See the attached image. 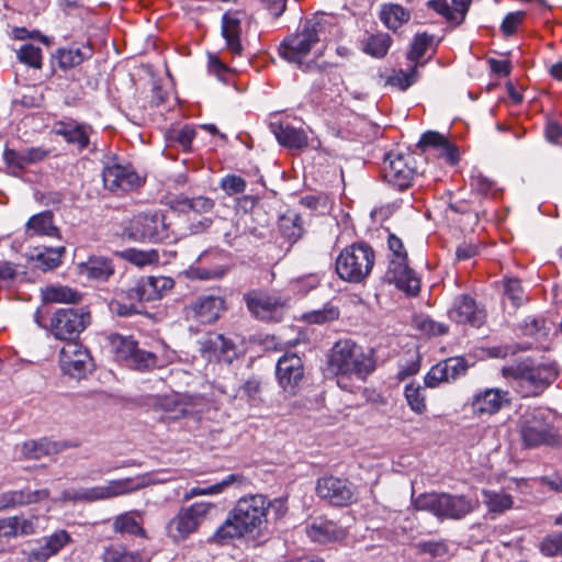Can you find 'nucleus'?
Segmentation results:
<instances>
[{
    "instance_id": "obj_38",
    "label": "nucleus",
    "mask_w": 562,
    "mask_h": 562,
    "mask_svg": "<svg viewBox=\"0 0 562 562\" xmlns=\"http://www.w3.org/2000/svg\"><path fill=\"white\" fill-rule=\"evenodd\" d=\"M244 481V476L240 474H229L224 477L222 481L209 485L206 487H192L190 488L183 496L184 501H190L193 497L202 496V495H218L223 493L227 487L238 483L240 484Z\"/></svg>"
},
{
    "instance_id": "obj_17",
    "label": "nucleus",
    "mask_w": 562,
    "mask_h": 562,
    "mask_svg": "<svg viewBox=\"0 0 562 562\" xmlns=\"http://www.w3.org/2000/svg\"><path fill=\"white\" fill-rule=\"evenodd\" d=\"M59 366L64 374L79 380L90 370L91 357L78 341H69L59 351Z\"/></svg>"
},
{
    "instance_id": "obj_41",
    "label": "nucleus",
    "mask_w": 562,
    "mask_h": 562,
    "mask_svg": "<svg viewBox=\"0 0 562 562\" xmlns=\"http://www.w3.org/2000/svg\"><path fill=\"white\" fill-rule=\"evenodd\" d=\"M483 503L492 513H503L512 508L514 502L513 497L504 492H495L490 490L482 491Z\"/></svg>"
},
{
    "instance_id": "obj_46",
    "label": "nucleus",
    "mask_w": 562,
    "mask_h": 562,
    "mask_svg": "<svg viewBox=\"0 0 562 562\" xmlns=\"http://www.w3.org/2000/svg\"><path fill=\"white\" fill-rule=\"evenodd\" d=\"M419 553L428 554L432 559L446 561L450 558L449 546L446 541H419L416 543Z\"/></svg>"
},
{
    "instance_id": "obj_31",
    "label": "nucleus",
    "mask_w": 562,
    "mask_h": 562,
    "mask_svg": "<svg viewBox=\"0 0 562 562\" xmlns=\"http://www.w3.org/2000/svg\"><path fill=\"white\" fill-rule=\"evenodd\" d=\"M91 56L92 49L90 46L63 47L54 53L53 58L56 59L59 68L67 70L79 66Z\"/></svg>"
},
{
    "instance_id": "obj_63",
    "label": "nucleus",
    "mask_w": 562,
    "mask_h": 562,
    "mask_svg": "<svg viewBox=\"0 0 562 562\" xmlns=\"http://www.w3.org/2000/svg\"><path fill=\"white\" fill-rule=\"evenodd\" d=\"M21 493V506L30 505L34 503H40L47 499L50 495L49 490L41 488V490H19Z\"/></svg>"
},
{
    "instance_id": "obj_57",
    "label": "nucleus",
    "mask_w": 562,
    "mask_h": 562,
    "mask_svg": "<svg viewBox=\"0 0 562 562\" xmlns=\"http://www.w3.org/2000/svg\"><path fill=\"white\" fill-rule=\"evenodd\" d=\"M194 137L195 130L189 125L178 130H172L168 134L169 140L177 143L183 150H189L191 148V144Z\"/></svg>"
},
{
    "instance_id": "obj_14",
    "label": "nucleus",
    "mask_w": 562,
    "mask_h": 562,
    "mask_svg": "<svg viewBox=\"0 0 562 562\" xmlns=\"http://www.w3.org/2000/svg\"><path fill=\"white\" fill-rule=\"evenodd\" d=\"M102 180L104 188L115 194L132 191L142 184V178L128 164L105 165L102 170Z\"/></svg>"
},
{
    "instance_id": "obj_24",
    "label": "nucleus",
    "mask_w": 562,
    "mask_h": 562,
    "mask_svg": "<svg viewBox=\"0 0 562 562\" xmlns=\"http://www.w3.org/2000/svg\"><path fill=\"white\" fill-rule=\"evenodd\" d=\"M200 351L209 361L232 362L236 355L234 342L217 333H210L202 338Z\"/></svg>"
},
{
    "instance_id": "obj_27",
    "label": "nucleus",
    "mask_w": 562,
    "mask_h": 562,
    "mask_svg": "<svg viewBox=\"0 0 562 562\" xmlns=\"http://www.w3.org/2000/svg\"><path fill=\"white\" fill-rule=\"evenodd\" d=\"M270 130L280 145L291 149H302L308 144V137L304 130L289 124L273 122Z\"/></svg>"
},
{
    "instance_id": "obj_19",
    "label": "nucleus",
    "mask_w": 562,
    "mask_h": 562,
    "mask_svg": "<svg viewBox=\"0 0 562 562\" xmlns=\"http://www.w3.org/2000/svg\"><path fill=\"white\" fill-rule=\"evenodd\" d=\"M385 280L407 294L415 295L420 289L419 278L407 265V257L390 258Z\"/></svg>"
},
{
    "instance_id": "obj_2",
    "label": "nucleus",
    "mask_w": 562,
    "mask_h": 562,
    "mask_svg": "<svg viewBox=\"0 0 562 562\" xmlns=\"http://www.w3.org/2000/svg\"><path fill=\"white\" fill-rule=\"evenodd\" d=\"M271 506L272 503L261 494L239 498L210 541L226 546L236 539L261 536L267 527V515Z\"/></svg>"
},
{
    "instance_id": "obj_52",
    "label": "nucleus",
    "mask_w": 562,
    "mask_h": 562,
    "mask_svg": "<svg viewBox=\"0 0 562 562\" xmlns=\"http://www.w3.org/2000/svg\"><path fill=\"white\" fill-rule=\"evenodd\" d=\"M182 210L192 211L198 214L210 213L214 207V201L200 195L196 198H183L179 201Z\"/></svg>"
},
{
    "instance_id": "obj_26",
    "label": "nucleus",
    "mask_w": 562,
    "mask_h": 562,
    "mask_svg": "<svg viewBox=\"0 0 562 562\" xmlns=\"http://www.w3.org/2000/svg\"><path fill=\"white\" fill-rule=\"evenodd\" d=\"M44 543L29 553V561L45 562L50 557L57 554L60 549L71 541L70 535L66 530H57L43 539Z\"/></svg>"
},
{
    "instance_id": "obj_43",
    "label": "nucleus",
    "mask_w": 562,
    "mask_h": 562,
    "mask_svg": "<svg viewBox=\"0 0 562 562\" xmlns=\"http://www.w3.org/2000/svg\"><path fill=\"white\" fill-rule=\"evenodd\" d=\"M279 226L282 236L290 243H295L303 235L302 218L299 214L281 217Z\"/></svg>"
},
{
    "instance_id": "obj_22",
    "label": "nucleus",
    "mask_w": 562,
    "mask_h": 562,
    "mask_svg": "<svg viewBox=\"0 0 562 562\" xmlns=\"http://www.w3.org/2000/svg\"><path fill=\"white\" fill-rule=\"evenodd\" d=\"M91 126L79 123L74 119L57 121L52 126V132L65 139L68 145L75 146L79 151L88 148L90 144Z\"/></svg>"
},
{
    "instance_id": "obj_25",
    "label": "nucleus",
    "mask_w": 562,
    "mask_h": 562,
    "mask_svg": "<svg viewBox=\"0 0 562 562\" xmlns=\"http://www.w3.org/2000/svg\"><path fill=\"white\" fill-rule=\"evenodd\" d=\"M173 281L166 277H147L138 280L134 286H132L127 296L131 300H137L140 302H149L158 300L161 296V291L171 289Z\"/></svg>"
},
{
    "instance_id": "obj_15",
    "label": "nucleus",
    "mask_w": 562,
    "mask_h": 562,
    "mask_svg": "<svg viewBox=\"0 0 562 562\" xmlns=\"http://www.w3.org/2000/svg\"><path fill=\"white\" fill-rule=\"evenodd\" d=\"M146 476L125 477L111 480L104 485L87 487V503L108 501L122 495L131 494L144 488L148 483Z\"/></svg>"
},
{
    "instance_id": "obj_53",
    "label": "nucleus",
    "mask_w": 562,
    "mask_h": 562,
    "mask_svg": "<svg viewBox=\"0 0 562 562\" xmlns=\"http://www.w3.org/2000/svg\"><path fill=\"white\" fill-rule=\"evenodd\" d=\"M339 317L337 307L330 304L324 305L323 308L306 313L304 319L310 324H324Z\"/></svg>"
},
{
    "instance_id": "obj_45",
    "label": "nucleus",
    "mask_w": 562,
    "mask_h": 562,
    "mask_svg": "<svg viewBox=\"0 0 562 562\" xmlns=\"http://www.w3.org/2000/svg\"><path fill=\"white\" fill-rule=\"evenodd\" d=\"M392 40L389 34L378 33L371 35L364 46V52L373 57L381 58L386 55Z\"/></svg>"
},
{
    "instance_id": "obj_58",
    "label": "nucleus",
    "mask_w": 562,
    "mask_h": 562,
    "mask_svg": "<svg viewBox=\"0 0 562 562\" xmlns=\"http://www.w3.org/2000/svg\"><path fill=\"white\" fill-rule=\"evenodd\" d=\"M470 186L472 190H475L483 195L495 196L497 194L495 183L482 173L473 175L470 180Z\"/></svg>"
},
{
    "instance_id": "obj_36",
    "label": "nucleus",
    "mask_w": 562,
    "mask_h": 562,
    "mask_svg": "<svg viewBox=\"0 0 562 562\" xmlns=\"http://www.w3.org/2000/svg\"><path fill=\"white\" fill-rule=\"evenodd\" d=\"M409 19L411 12L400 4L384 3L381 5L380 20L392 31L400 29Z\"/></svg>"
},
{
    "instance_id": "obj_16",
    "label": "nucleus",
    "mask_w": 562,
    "mask_h": 562,
    "mask_svg": "<svg viewBox=\"0 0 562 562\" xmlns=\"http://www.w3.org/2000/svg\"><path fill=\"white\" fill-rule=\"evenodd\" d=\"M250 313L266 322H281L285 313V302L278 295L252 292L245 296Z\"/></svg>"
},
{
    "instance_id": "obj_23",
    "label": "nucleus",
    "mask_w": 562,
    "mask_h": 562,
    "mask_svg": "<svg viewBox=\"0 0 562 562\" xmlns=\"http://www.w3.org/2000/svg\"><path fill=\"white\" fill-rule=\"evenodd\" d=\"M305 531L311 541L319 544L341 541L347 537L345 528L322 516L312 518L306 524Z\"/></svg>"
},
{
    "instance_id": "obj_59",
    "label": "nucleus",
    "mask_w": 562,
    "mask_h": 562,
    "mask_svg": "<svg viewBox=\"0 0 562 562\" xmlns=\"http://www.w3.org/2000/svg\"><path fill=\"white\" fill-rule=\"evenodd\" d=\"M225 272L226 270L223 268L206 269L200 267H190V269L188 270V276L191 279L213 280L221 279L225 274Z\"/></svg>"
},
{
    "instance_id": "obj_11",
    "label": "nucleus",
    "mask_w": 562,
    "mask_h": 562,
    "mask_svg": "<svg viewBox=\"0 0 562 562\" xmlns=\"http://www.w3.org/2000/svg\"><path fill=\"white\" fill-rule=\"evenodd\" d=\"M319 498L337 507L348 506L357 501V487L347 479L325 475L317 480L315 486Z\"/></svg>"
},
{
    "instance_id": "obj_20",
    "label": "nucleus",
    "mask_w": 562,
    "mask_h": 562,
    "mask_svg": "<svg viewBox=\"0 0 562 562\" xmlns=\"http://www.w3.org/2000/svg\"><path fill=\"white\" fill-rule=\"evenodd\" d=\"M448 316L458 324H469L473 327H481L486 318L485 311L468 294H460L453 299Z\"/></svg>"
},
{
    "instance_id": "obj_49",
    "label": "nucleus",
    "mask_w": 562,
    "mask_h": 562,
    "mask_svg": "<svg viewBox=\"0 0 562 562\" xmlns=\"http://www.w3.org/2000/svg\"><path fill=\"white\" fill-rule=\"evenodd\" d=\"M434 41L432 35H428L427 33H418L415 35L411 49L407 53V59L411 61H415L416 64L420 58L424 57L426 50L431 45Z\"/></svg>"
},
{
    "instance_id": "obj_47",
    "label": "nucleus",
    "mask_w": 562,
    "mask_h": 562,
    "mask_svg": "<svg viewBox=\"0 0 562 562\" xmlns=\"http://www.w3.org/2000/svg\"><path fill=\"white\" fill-rule=\"evenodd\" d=\"M404 395L413 412L423 414L426 411V396L424 395L423 387L419 384H407L404 389Z\"/></svg>"
},
{
    "instance_id": "obj_51",
    "label": "nucleus",
    "mask_w": 562,
    "mask_h": 562,
    "mask_svg": "<svg viewBox=\"0 0 562 562\" xmlns=\"http://www.w3.org/2000/svg\"><path fill=\"white\" fill-rule=\"evenodd\" d=\"M449 369L445 361L435 364L425 375L424 382L427 387H437L441 383L451 382Z\"/></svg>"
},
{
    "instance_id": "obj_42",
    "label": "nucleus",
    "mask_w": 562,
    "mask_h": 562,
    "mask_svg": "<svg viewBox=\"0 0 562 562\" xmlns=\"http://www.w3.org/2000/svg\"><path fill=\"white\" fill-rule=\"evenodd\" d=\"M417 65H414L407 71L402 69L393 71L386 78L385 85L405 91L417 81Z\"/></svg>"
},
{
    "instance_id": "obj_44",
    "label": "nucleus",
    "mask_w": 562,
    "mask_h": 562,
    "mask_svg": "<svg viewBox=\"0 0 562 562\" xmlns=\"http://www.w3.org/2000/svg\"><path fill=\"white\" fill-rule=\"evenodd\" d=\"M44 300L53 303H77L81 295L68 286H50L43 293Z\"/></svg>"
},
{
    "instance_id": "obj_40",
    "label": "nucleus",
    "mask_w": 562,
    "mask_h": 562,
    "mask_svg": "<svg viewBox=\"0 0 562 562\" xmlns=\"http://www.w3.org/2000/svg\"><path fill=\"white\" fill-rule=\"evenodd\" d=\"M110 346L112 351L115 353L119 360L127 361L135 352L137 342L131 336H122L120 334H113L109 337Z\"/></svg>"
},
{
    "instance_id": "obj_21",
    "label": "nucleus",
    "mask_w": 562,
    "mask_h": 562,
    "mask_svg": "<svg viewBox=\"0 0 562 562\" xmlns=\"http://www.w3.org/2000/svg\"><path fill=\"white\" fill-rule=\"evenodd\" d=\"M508 391L498 387L479 390L472 396L471 406L476 415H493L509 405Z\"/></svg>"
},
{
    "instance_id": "obj_3",
    "label": "nucleus",
    "mask_w": 562,
    "mask_h": 562,
    "mask_svg": "<svg viewBox=\"0 0 562 562\" xmlns=\"http://www.w3.org/2000/svg\"><path fill=\"white\" fill-rule=\"evenodd\" d=\"M374 369L372 357L352 339H340L329 350L327 371L337 378V384L344 391L352 392L349 380L364 381Z\"/></svg>"
},
{
    "instance_id": "obj_34",
    "label": "nucleus",
    "mask_w": 562,
    "mask_h": 562,
    "mask_svg": "<svg viewBox=\"0 0 562 562\" xmlns=\"http://www.w3.org/2000/svg\"><path fill=\"white\" fill-rule=\"evenodd\" d=\"M65 254V247H49L38 249L35 248L30 257V259L34 262V266L42 270L48 271L59 267L61 263V257Z\"/></svg>"
},
{
    "instance_id": "obj_56",
    "label": "nucleus",
    "mask_w": 562,
    "mask_h": 562,
    "mask_svg": "<svg viewBox=\"0 0 562 562\" xmlns=\"http://www.w3.org/2000/svg\"><path fill=\"white\" fill-rule=\"evenodd\" d=\"M540 552L546 557L562 555V532L548 535L539 544Z\"/></svg>"
},
{
    "instance_id": "obj_48",
    "label": "nucleus",
    "mask_w": 562,
    "mask_h": 562,
    "mask_svg": "<svg viewBox=\"0 0 562 562\" xmlns=\"http://www.w3.org/2000/svg\"><path fill=\"white\" fill-rule=\"evenodd\" d=\"M16 58L20 63L25 64L34 69H41L43 65L42 49L33 44H23L16 50Z\"/></svg>"
},
{
    "instance_id": "obj_33",
    "label": "nucleus",
    "mask_w": 562,
    "mask_h": 562,
    "mask_svg": "<svg viewBox=\"0 0 562 562\" xmlns=\"http://www.w3.org/2000/svg\"><path fill=\"white\" fill-rule=\"evenodd\" d=\"M81 271L91 280L105 282L114 273V266L105 257L93 256L82 266Z\"/></svg>"
},
{
    "instance_id": "obj_28",
    "label": "nucleus",
    "mask_w": 562,
    "mask_h": 562,
    "mask_svg": "<svg viewBox=\"0 0 562 562\" xmlns=\"http://www.w3.org/2000/svg\"><path fill=\"white\" fill-rule=\"evenodd\" d=\"M240 24V19L236 12H225L222 16V35L225 38L226 47L235 55L243 53Z\"/></svg>"
},
{
    "instance_id": "obj_7",
    "label": "nucleus",
    "mask_w": 562,
    "mask_h": 562,
    "mask_svg": "<svg viewBox=\"0 0 562 562\" xmlns=\"http://www.w3.org/2000/svg\"><path fill=\"white\" fill-rule=\"evenodd\" d=\"M374 251L366 243H355L344 248L336 259V272L350 283L363 281L374 266Z\"/></svg>"
},
{
    "instance_id": "obj_55",
    "label": "nucleus",
    "mask_w": 562,
    "mask_h": 562,
    "mask_svg": "<svg viewBox=\"0 0 562 562\" xmlns=\"http://www.w3.org/2000/svg\"><path fill=\"white\" fill-rule=\"evenodd\" d=\"M123 256L126 260L139 267L157 262L159 258L156 250L145 251L133 248L125 250Z\"/></svg>"
},
{
    "instance_id": "obj_64",
    "label": "nucleus",
    "mask_w": 562,
    "mask_h": 562,
    "mask_svg": "<svg viewBox=\"0 0 562 562\" xmlns=\"http://www.w3.org/2000/svg\"><path fill=\"white\" fill-rule=\"evenodd\" d=\"M260 381L252 376L245 381V383L239 387L238 393L241 397L245 396L249 401H256L260 393Z\"/></svg>"
},
{
    "instance_id": "obj_5",
    "label": "nucleus",
    "mask_w": 562,
    "mask_h": 562,
    "mask_svg": "<svg viewBox=\"0 0 562 562\" xmlns=\"http://www.w3.org/2000/svg\"><path fill=\"white\" fill-rule=\"evenodd\" d=\"M515 381V386L522 397L540 395L558 378L555 362H535L524 360L504 370Z\"/></svg>"
},
{
    "instance_id": "obj_9",
    "label": "nucleus",
    "mask_w": 562,
    "mask_h": 562,
    "mask_svg": "<svg viewBox=\"0 0 562 562\" xmlns=\"http://www.w3.org/2000/svg\"><path fill=\"white\" fill-rule=\"evenodd\" d=\"M214 507V504L206 502H196L188 507H182L167 524V535L175 541L184 540L196 531Z\"/></svg>"
},
{
    "instance_id": "obj_61",
    "label": "nucleus",
    "mask_w": 562,
    "mask_h": 562,
    "mask_svg": "<svg viewBox=\"0 0 562 562\" xmlns=\"http://www.w3.org/2000/svg\"><path fill=\"white\" fill-rule=\"evenodd\" d=\"M18 537L31 536L36 532L38 518L36 516L26 518L22 515H15Z\"/></svg>"
},
{
    "instance_id": "obj_1",
    "label": "nucleus",
    "mask_w": 562,
    "mask_h": 562,
    "mask_svg": "<svg viewBox=\"0 0 562 562\" xmlns=\"http://www.w3.org/2000/svg\"><path fill=\"white\" fill-rule=\"evenodd\" d=\"M333 19L326 14H316L307 19L299 30L286 36L279 45L278 52L281 58L305 74L316 76L314 86L322 89L326 80H331L335 67L321 58L322 53L306 60L307 55L318 45L327 43L335 35L337 26Z\"/></svg>"
},
{
    "instance_id": "obj_13",
    "label": "nucleus",
    "mask_w": 562,
    "mask_h": 562,
    "mask_svg": "<svg viewBox=\"0 0 562 562\" xmlns=\"http://www.w3.org/2000/svg\"><path fill=\"white\" fill-rule=\"evenodd\" d=\"M225 308V300L222 296L200 295L184 306L183 315L188 322L211 325L221 317Z\"/></svg>"
},
{
    "instance_id": "obj_37",
    "label": "nucleus",
    "mask_w": 562,
    "mask_h": 562,
    "mask_svg": "<svg viewBox=\"0 0 562 562\" xmlns=\"http://www.w3.org/2000/svg\"><path fill=\"white\" fill-rule=\"evenodd\" d=\"M60 450L59 443L46 438L41 440H29L22 446V453L25 458L40 460L44 457L55 454Z\"/></svg>"
},
{
    "instance_id": "obj_29",
    "label": "nucleus",
    "mask_w": 562,
    "mask_h": 562,
    "mask_svg": "<svg viewBox=\"0 0 562 562\" xmlns=\"http://www.w3.org/2000/svg\"><path fill=\"white\" fill-rule=\"evenodd\" d=\"M142 512H126L114 518L112 527L115 532H119L121 535L147 538L146 530L142 526Z\"/></svg>"
},
{
    "instance_id": "obj_12",
    "label": "nucleus",
    "mask_w": 562,
    "mask_h": 562,
    "mask_svg": "<svg viewBox=\"0 0 562 562\" xmlns=\"http://www.w3.org/2000/svg\"><path fill=\"white\" fill-rule=\"evenodd\" d=\"M416 176L415 158L411 154L390 153L384 159L383 177L398 190L407 189Z\"/></svg>"
},
{
    "instance_id": "obj_6",
    "label": "nucleus",
    "mask_w": 562,
    "mask_h": 562,
    "mask_svg": "<svg viewBox=\"0 0 562 562\" xmlns=\"http://www.w3.org/2000/svg\"><path fill=\"white\" fill-rule=\"evenodd\" d=\"M416 510L428 512L438 519L459 520L473 512L475 502L465 495L450 493H423L413 499Z\"/></svg>"
},
{
    "instance_id": "obj_18",
    "label": "nucleus",
    "mask_w": 562,
    "mask_h": 562,
    "mask_svg": "<svg viewBox=\"0 0 562 562\" xmlns=\"http://www.w3.org/2000/svg\"><path fill=\"white\" fill-rule=\"evenodd\" d=\"M276 375L282 390L294 395L304 378L302 359L295 353H285L277 362Z\"/></svg>"
},
{
    "instance_id": "obj_8",
    "label": "nucleus",
    "mask_w": 562,
    "mask_h": 562,
    "mask_svg": "<svg viewBox=\"0 0 562 562\" xmlns=\"http://www.w3.org/2000/svg\"><path fill=\"white\" fill-rule=\"evenodd\" d=\"M90 323L91 314L85 307L59 308L50 316L48 331L58 340L77 341Z\"/></svg>"
},
{
    "instance_id": "obj_35",
    "label": "nucleus",
    "mask_w": 562,
    "mask_h": 562,
    "mask_svg": "<svg viewBox=\"0 0 562 562\" xmlns=\"http://www.w3.org/2000/svg\"><path fill=\"white\" fill-rule=\"evenodd\" d=\"M151 404L156 409L162 411L172 419H178L188 413L187 405L178 393L155 396Z\"/></svg>"
},
{
    "instance_id": "obj_4",
    "label": "nucleus",
    "mask_w": 562,
    "mask_h": 562,
    "mask_svg": "<svg viewBox=\"0 0 562 562\" xmlns=\"http://www.w3.org/2000/svg\"><path fill=\"white\" fill-rule=\"evenodd\" d=\"M517 429L521 445L528 449L557 447L561 437L551 414L542 407H527L518 417Z\"/></svg>"
},
{
    "instance_id": "obj_50",
    "label": "nucleus",
    "mask_w": 562,
    "mask_h": 562,
    "mask_svg": "<svg viewBox=\"0 0 562 562\" xmlns=\"http://www.w3.org/2000/svg\"><path fill=\"white\" fill-rule=\"evenodd\" d=\"M127 364L139 371L149 370L157 366V356L150 351L142 350L136 347V350L127 361Z\"/></svg>"
},
{
    "instance_id": "obj_60",
    "label": "nucleus",
    "mask_w": 562,
    "mask_h": 562,
    "mask_svg": "<svg viewBox=\"0 0 562 562\" xmlns=\"http://www.w3.org/2000/svg\"><path fill=\"white\" fill-rule=\"evenodd\" d=\"M221 188L227 194L243 193L246 190V181L239 176L228 175L222 179Z\"/></svg>"
},
{
    "instance_id": "obj_62",
    "label": "nucleus",
    "mask_w": 562,
    "mask_h": 562,
    "mask_svg": "<svg viewBox=\"0 0 562 562\" xmlns=\"http://www.w3.org/2000/svg\"><path fill=\"white\" fill-rule=\"evenodd\" d=\"M525 13L521 11L508 13L502 22V32L507 36L513 35L516 32L518 25L522 22Z\"/></svg>"
},
{
    "instance_id": "obj_10",
    "label": "nucleus",
    "mask_w": 562,
    "mask_h": 562,
    "mask_svg": "<svg viewBox=\"0 0 562 562\" xmlns=\"http://www.w3.org/2000/svg\"><path fill=\"white\" fill-rule=\"evenodd\" d=\"M123 236L135 241H161L168 237L167 226L157 214L142 213L135 215L123 231Z\"/></svg>"
},
{
    "instance_id": "obj_54",
    "label": "nucleus",
    "mask_w": 562,
    "mask_h": 562,
    "mask_svg": "<svg viewBox=\"0 0 562 562\" xmlns=\"http://www.w3.org/2000/svg\"><path fill=\"white\" fill-rule=\"evenodd\" d=\"M504 296L508 299L515 307H518L524 303V289L518 279L507 278L504 280Z\"/></svg>"
},
{
    "instance_id": "obj_39",
    "label": "nucleus",
    "mask_w": 562,
    "mask_h": 562,
    "mask_svg": "<svg viewBox=\"0 0 562 562\" xmlns=\"http://www.w3.org/2000/svg\"><path fill=\"white\" fill-rule=\"evenodd\" d=\"M103 562H142L143 557L137 551H131L121 543H111L104 547L102 552Z\"/></svg>"
},
{
    "instance_id": "obj_32",
    "label": "nucleus",
    "mask_w": 562,
    "mask_h": 562,
    "mask_svg": "<svg viewBox=\"0 0 562 562\" xmlns=\"http://www.w3.org/2000/svg\"><path fill=\"white\" fill-rule=\"evenodd\" d=\"M29 236H59V229L54 225L53 213L44 211L30 217L26 223Z\"/></svg>"
},
{
    "instance_id": "obj_30",
    "label": "nucleus",
    "mask_w": 562,
    "mask_h": 562,
    "mask_svg": "<svg viewBox=\"0 0 562 562\" xmlns=\"http://www.w3.org/2000/svg\"><path fill=\"white\" fill-rule=\"evenodd\" d=\"M420 148L435 147L441 150V156L450 164L456 165L459 161V151L440 133L428 131L424 133L418 142Z\"/></svg>"
}]
</instances>
